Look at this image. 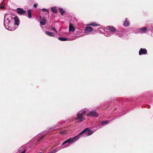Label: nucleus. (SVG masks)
Listing matches in <instances>:
<instances>
[{"instance_id": "1", "label": "nucleus", "mask_w": 153, "mask_h": 153, "mask_svg": "<svg viewBox=\"0 0 153 153\" xmlns=\"http://www.w3.org/2000/svg\"><path fill=\"white\" fill-rule=\"evenodd\" d=\"M19 21L17 16L10 13L6 14L4 16V22L5 28L9 30H13L15 29V25H18Z\"/></svg>"}, {"instance_id": "2", "label": "nucleus", "mask_w": 153, "mask_h": 153, "mask_svg": "<svg viewBox=\"0 0 153 153\" xmlns=\"http://www.w3.org/2000/svg\"><path fill=\"white\" fill-rule=\"evenodd\" d=\"M104 34L106 36L108 37L115 33L116 35L123 39H125L127 36L126 31L125 30L122 29L120 30L116 29L113 27H108L104 30Z\"/></svg>"}, {"instance_id": "3", "label": "nucleus", "mask_w": 153, "mask_h": 153, "mask_svg": "<svg viewBox=\"0 0 153 153\" xmlns=\"http://www.w3.org/2000/svg\"><path fill=\"white\" fill-rule=\"evenodd\" d=\"M78 138V136H75L73 138H70L64 141L62 144V145L63 146L55 149L53 150L54 151H55V152H56L61 149L68 147L70 144H72L73 143L76 141L77 139Z\"/></svg>"}, {"instance_id": "4", "label": "nucleus", "mask_w": 153, "mask_h": 153, "mask_svg": "<svg viewBox=\"0 0 153 153\" xmlns=\"http://www.w3.org/2000/svg\"><path fill=\"white\" fill-rule=\"evenodd\" d=\"M87 111V110L85 109H83L79 111L77 113L76 119L77 120L78 122H81L85 120L84 115Z\"/></svg>"}, {"instance_id": "5", "label": "nucleus", "mask_w": 153, "mask_h": 153, "mask_svg": "<svg viewBox=\"0 0 153 153\" xmlns=\"http://www.w3.org/2000/svg\"><path fill=\"white\" fill-rule=\"evenodd\" d=\"M88 128H87L85 129L82 131L78 135L76 136H78V138L77 139V140L79 138V136L80 135H82V134L85 133H86L87 136H89L93 134L94 131L92 130H88Z\"/></svg>"}, {"instance_id": "6", "label": "nucleus", "mask_w": 153, "mask_h": 153, "mask_svg": "<svg viewBox=\"0 0 153 153\" xmlns=\"http://www.w3.org/2000/svg\"><path fill=\"white\" fill-rule=\"evenodd\" d=\"M87 115L88 116L97 117L99 116V114L96 112L95 110H92L88 112L87 113Z\"/></svg>"}, {"instance_id": "7", "label": "nucleus", "mask_w": 153, "mask_h": 153, "mask_svg": "<svg viewBox=\"0 0 153 153\" xmlns=\"http://www.w3.org/2000/svg\"><path fill=\"white\" fill-rule=\"evenodd\" d=\"M93 30V29L90 26L86 27L84 29L85 33L87 34H89Z\"/></svg>"}, {"instance_id": "8", "label": "nucleus", "mask_w": 153, "mask_h": 153, "mask_svg": "<svg viewBox=\"0 0 153 153\" xmlns=\"http://www.w3.org/2000/svg\"><path fill=\"white\" fill-rule=\"evenodd\" d=\"M16 12L20 15H25L26 11L23 9L20 8H18L16 9Z\"/></svg>"}, {"instance_id": "9", "label": "nucleus", "mask_w": 153, "mask_h": 153, "mask_svg": "<svg viewBox=\"0 0 153 153\" xmlns=\"http://www.w3.org/2000/svg\"><path fill=\"white\" fill-rule=\"evenodd\" d=\"M147 53V51L145 48H141L139 50V55H145Z\"/></svg>"}, {"instance_id": "10", "label": "nucleus", "mask_w": 153, "mask_h": 153, "mask_svg": "<svg viewBox=\"0 0 153 153\" xmlns=\"http://www.w3.org/2000/svg\"><path fill=\"white\" fill-rule=\"evenodd\" d=\"M58 39L61 41H71L74 40L75 39L73 38H66L62 37H59Z\"/></svg>"}, {"instance_id": "11", "label": "nucleus", "mask_w": 153, "mask_h": 153, "mask_svg": "<svg viewBox=\"0 0 153 153\" xmlns=\"http://www.w3.org/2000/svg\"><path fill=\"white\" fill-rule=\"evenodd\" d=\"M41 21H40V25H44L46 24V21L45 18H42V17H40Z\"/></svg>"}, {"instance_id": "12", "label": "nucleus", "mask_w": 153, "mask_h": 153, "mask_svg": "<svg viewBox=\"0 0 153 153\" xmlns=\"http://www.w3.org/2000/svg\"><path fill=\"white\" fill-rule=\"evenodd\" d=\"M129 21L128 20L127 18H126L123 24V25L125 27H128L129 25Z\"/></svg>"}, {"instance_id": "13", "label": "nucleus", "mask_w": 153, "mask_h": 153, "mask_svg": "<svg viewBox=\"0 0 153 153\" xmlns=\"http://www.w3.org/2000/svg\"><path fill=\"white\" fill-rule=\"evenodd\" d=\"M147 29L146 27L141 28L140 29V33H145L147 30Z\"/></svg>"}, {"instance_id": "14", "label": "nucleus", "mask_w": 153, "mask_h": 153, "mask_svg": "<svg viewBox=\"0 0 153 153\" xmlns=\"http://www.w3.org/2000/svg\"><path fill=\"white\" fill-rule=\"evenodd\" d=\"M48 133V131H46L44 132L43 135H42L38 139L37 141L38 142L39 141L41 140L45 136V135H47Z\"/></svg>"}, {"instance_id": "15", "label": "nucleus", "mask_w": 153, "mask_h": 153, "mask_svg": "<svg viewBox=\"0 0 153 153\" xmlns=\"http://www.w3.org/2000/svg\"><path fill=\"white\" fill-rule=\"evenodd\" d=\"M109 121L108 120H103L101 122V125L102 126H104L105 125L109 123Z\"/></svg>"}, {"instance_id": "16", "label": "nucleus", "mask_w": 153, "mask_h": 153, "mask_svg": "<svg viewBox=\"0 0 153 153\" xmlns=\"http://www.w3.org/2000/svg\"><path fill=\"white\" fill-rule=\"evenodd\" d=\"M75 30V28L71 24H70L69 27V31L70 32H74Z\"/></svg>"}, {"instance_id": "17", "label": "nucleus", "mask_w": 153, "mask_h": 153, "mask_svg": "<svg viewBox=\"0 0 153 153\" xmlns=\"http://www.w3.org/2000/svg\"><path fill=\"white\" fill-rule=\"evenodd\" d=\"M45 33L47 35L50 36L51 37H54L55 36V34L52 32L47 31L45 32Z\"/></svg>"}, {"instance_id": "18", "label": "nucleus", "mask_w": 153, "mask_h": 153, "mask_svg": "<svg viewBox=\"0 0 153 153\" xmlns=\"http://www.w3.org/2000/svg\"><path fill=\"white\" fill-rule=\"evenodd\" d=\"M51 10L55 13H56L58 12L57 7H54L51 8Z\"/></svg>"}, {"instance_id": "19", "label": "nucleus", "mask_w": 153, "mask_h": 153, "mask_svg": "<svg viewBox=\"0 0 153 153\" xmlns=\"http://www.w3.org/2000/svg\"><path fill=\"white\" fill-rule=\"evenodd\" d=\"M89 25L90 26H100V25L97 24L95 22H93L92 23H91L88 25Z\"/></svg>"}, {"instance_id": "20", "label": "nucleus", "mask_w": 153, "mask_h": 153, "mask_svg": "<svg viewBox=\"0 0 153 153\" xmlns=\"http://www.w3.org/2000/svg\"><path fill=\"white\" fill-rule=\"evenodd\" d=\"M28 13V16L27 17L29 19L31 18L32 17V14H31V10L30 9L28 10H27Z\"/></svg>"}, {"instance_id": "21", "label": "nucleus", "mask_w": 153, "mask_h": 153, "mask_svg": "<svg viewBox=\"0 0 153 153\" xmlns=\"http://www.w3.org/2000/svg\"><path fill=\"white\" fill-rule=\"evenodd\" d=\"M59 9L60 13L62 15H63L64 13H65V10L62 8H59Z\"/></svg>"}, {"instance_id": "22", "label": "nucleus", "mask_w": 153, "mask_h": 153, "mask_svg": "<svg viewBox=\"0 0 153 153\" xmlns=\"http://www.w3.org/2000/svg\"><path fill=\"white\" fill-rule=\"evenodd\" d=\"M41 10L42 11H43L45 12H47L48 13V14H49V11L48 10L46 9L45 8H43L41 9Z\"/></svg>"}, {"instance_id": "23", "label": "nucleus", "mask_w": 153, "mask_h": 153, "mask_svg": "<svg viewBox=\"0 0 153 153\" xmlns=\"http://www.w3.org/2000/svg\"><path fill=\"white\" fill-rule=\"evenodd\" d=\"M24 148L25 146H24L21 147L19 149L18 151L20 152V151H23L24 150Z\"/></svg>"}, {"instance_id": "24", "label": "nucleus", "mask_w": 153, "mask_h": 153, "mask_svg": "<svg viewBox=\"0 0 153 153\" xmlns=\"http://www.w3.org/2000/svg\"><path fill=\"white\" fill-rule=\"evenodd\" d=\"M51 30H53L55 31L56 33H57V31L56 30L55 28L53 27H52L51 28Z\"/></svg>"}, {"instance_id": "25", "label": "nucleus", "mask_w": 153, "mask_h": 153, "mask_svg": "<svg viewBox=\"0 0 153 153\" xmlns=\"http://www.w3.org/2000/svg\"><path fill=\"white\" fill-rule=\"evenodd\" d=\"M149 30L151 32L153 31V26H152Z\"/></svg>"}, {"instance_id": "26", "label": "nucleus", "mask_w": 153, "mask_h": 153, "mask_svg": "<svg viewBox=\"0 0 153 153\" xmlns=\"http://www.w3.org/2000/svg\"><path fill=\"white\" fill-rule=\"evenodd\" d=\"M38 5V4H35L33 5V7L35 8H36Z\"/></svg>"}, {"instance_id": "27", "label": "nucleus", "mask_w": 153, "mask_h": 153, "mask_svg": "<svg viewBox=\"0 0 153 153\" xmlns=\"http://www.w3.org/2000/svg\"><path fill=\"white\" fill-rule=\"evenodd\" d=\"M26 151V149H25L22 152H21L20 153H25V152Z\"/></svg>"}, {"instance_id": "28", "label": "nucleus", "mask_w": 153, "mask_h": 153, "mask_svg": "<svg viewBox=\"0 0 153 153\" xmlns=\"http://www.w3.org/2000/svg\"><path fill=\"white\" fill-rule=\"evenodd\" d=\"M56 153L55 151H54V150L50 152V153Z\"/></svg>"}, {"instance_id": "29", "label": "nucleus", "mask_w": 153, "mask_h": 153, "mask_svg": "<svg viewBox=\"0 0 153 153\" xmlns=\"http://www.w3.org/2000/svg\"><path fill=\"white\" fill-rule=\"evenodd\" d=\"M0 7L1 9H2L4 8V6H0Z\"/></svg>"}, {"instance_id": "30", "label": "nucleus", "mask_w": 153, "mask_h": 153, "mask_svg": "<svg viewBox=\"0 0 153 153\" xmlns=\"http://www.w3.org/2000/svg\"><path fill=\"white\" fill-rule=\"evenodd\" d=\"M102 29V30H103V29L102 28H101V27H100L98 29V30H99V29Z\"/></svg>"}, {"instance_id": "31", "label": "nucleus", "mask_w": 153, "mask_h": 153, "mask_svg": "<svg viewBox=\"0 0 153 153\" xmlns=\"http://www.w3.org/2000/svg\"><path fill=\"white\" fill-rule=\"evenodd\" d=\"M5 0H3V1H4Z\"/></svg>"}]
</instances>
